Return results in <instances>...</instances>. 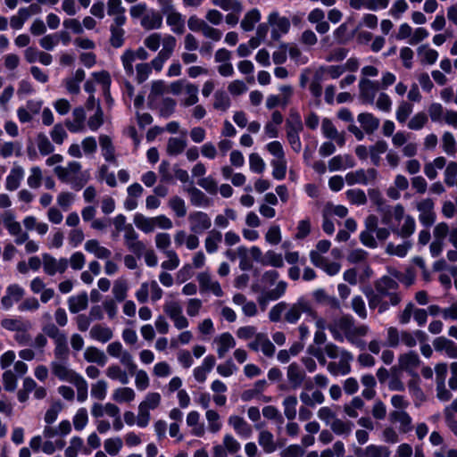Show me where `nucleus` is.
<instances>
[{
    "instance_id": "obj_54",
    "label": "nucleus",
    "mask_w": 457,
    "mask_h": 457,
    "mask_svg": "<svg viewBox=\"0 0 457 457\" xmlns=\"http://www.w3.org/2000/svg\"><path fill=\"white\" fill-rule=\"evenodd\" d=\"M298 400L295 395H287L282 402L284 415L288 420H293L296 417V406Z\"/></svg>"
},
{
    "instance_id": "obj_18",
    "label": "nucleus",
    "mask_w": 457,
    "mask_h": 457,
    "mask_svg": "<svg viewBox=\"0 0 457 457\" xmlns=\"http://www.w3.org/2000/svg\"><path fill=\"white\" fill-rule=\"evenodd\" d=\"M25 291L21 286L17 284L10 285L6 288L5 295L1 300L2 306L5 310H9L14 303L19 302L23 297Z\"/></svg>"
},
{
    "instance_id": "obj_48",
    "label": "nucleus",
    "mask_w": 457,
    "mask_h": 457,
    "mask_svg": "<svg viewBox=\"0 0 457 457\" xmlns=\"http://www.w3.org/2000/svg\"><path fill=\"white\" fill-rule=\"evenodd\" d=\"M112 398L114 402L122 403L132 402L136 398V393L134 389L128 386L118 387L113 390Z\"/></svg>"
},
{
    "instance_id": "obj_47",
    "label": "nucleus",
    "mask_w": 457,
    "mask_h": 457,
    "mask_svg": "<svg viewBox=\"0 0 457 457\" xmlns=\"http://www.w3.org/2000/svg\"><path fill=\"white\" fill-rule=\"evenodd\" d=\"M312 296L318 303L328 305L333 309L340 307L339 301L335 296L328 295L324 289L320 288L313 291Z\"/></svg>"
},
{
    "instance_id": "obj_39",
    "label": "nucleus",
    "mask_w": 457,
    "mask_h": 457,
    "mask_svg": "<svg viewBox=\"0 0 457 457\" xmlns=\"http://www.w3.org/2000/svg\"><path fill=\"white\" fill-rule=\"evenodd\" d=\"M105 374L110 379L118 380L122 385H127L129 382L128 372L118 364L110 365L106 369Z\"/></svg>"
},
{
    "instance_id": "obj_28",
    "label": "nucleus",
    "mask_w": 457,
    "mask_h": 457,
    "mask_svg": "<svg viewBox=\"0 0 457 457\" xmlns=\"http://www.w3.org/2000/svg\"><path fill=\"white\" fill-rule=\"evenodd\" d=\"M216 360L213 355H207L201 366L195 368L194 370V377L198 382H204L207 378V374L213 369L215 366Z\"/></svg>"
},
{
    "instance_id": "obj_10",
    "label": "nucleus",
    "mask_w": 457,
    "mask_h": 457,
    "mask_svg": "<svg viewBox=\"0 0 457 457\" xmlns=\"http://www.w3.org/2000/svg\"><path fill=\"white\" fill-rule=\"evenodd\" d=\"M42 257L44 271L48 276L63 273L68 268L66 258L56 259L49 253H43Z\"/></svg>"
},
{
    "instance_id": "obj_6",
    "label": "nucleus",
    "mask_w": 457,
    "mask_h": 457,
    "mask_svg": "<svg viewBox=\"0 0 457 457\" xmlns=\"http://www.w3.org/2000/svg\"><path fill=\"white\" fill-rule=\"evenodd\" d=\"M450 234L449 226L445 222L437 223L433 228V241L429 245V252L433 257H437L441 254L445 239Z\"/></svg>"
},
{
    "instance_id": "obj_7",
    "label": "nucleus",
    "mask_w": 457,
    "mask_h": 457,
    "mask_svg": "<svg viewBox=\"0 0 457 457\" xmlns=\"http://www.w3.org/2000/svg\"><path fill=\"white\" fill-rule=\"evenodd\" d=\"M379 88L380 83L378 80L361 78L359 81V97L363 103L372 104Z\"/></svg>"
},
{
    "instance_id": "obj_37",
    "label": "nucleus",
    "mask_w": 457,
    "mask_h": 457,
    "mask_svg": "<svg viewBox=\"0 0 457 457\" xmlns=\"http://www.w3.org/2000/svg\"><path fill=\"white\" fill-rule=\"evenodd\" d=\"M222 241V234L217 229H212L208 232L204 239V247L208 253H214L219 249V245Z\"/></svg>"
},
{
    "instance_id": "obj_30",
    "label": "nucleus",
    "mask_w": 457,
    "mask_h": 457,
    "mask_svg": "<svg viewBox=\"0 0 457 457\" xmlns=\"http://www.w3.org/2000/svg\"><path fill=\"white\" fill-rule=\"evenodd\" d=\"M84 248L98 259H109L112 255V252L108 248L102 246L96 239L87 240L85 243Z\"/></svg>"
},
{
    "instance_id": "obj_58",
    "label": "nucleus",
    "mask_w": 457,
    "mask_h": 457,
    "mask_svg": "<svg viewBox=\"0 0 457 457\" xmlns=\"http://www.w3.org/2000/svg\"><path fill=\"white\" fill-rule=\"evenodd\" d=\"M129 286L124 278H119L114 281L112 287V295L116 301L122 302L127 297Z\"/></svg>"
},
{
    "instance_id": "obj_55",
    "label": "nucleus",
    "mask_w": 457,
    "mask_h": 457,
    "mask_svg": "<svg viewBox=\"0 0 457 457\" xmlns=\"http://www.w3.org/2000/svg\"><path fill=\"white\" fill-rule=\"evenodd\" d=\"M411 246L412 244L411 241H404L403 244L397 245L393 243H388L386 247V253L390 255L404 257L408 253Z\"/></svg>"
},
{
    "instance_id": "obj_64",
    "label": "nucleus",
    "mask_w": 457,
    "mask_h": 457,
    "mask_svg": "<svg viewBox=\"0 0 457 457\" xmlns=\"http://www.w3.org/2000/svg\"><path fill=\"white\" fill-rule=\"evenodd\" d=\"M390 449L382 445H369L367 457H390Z\"/></svg>"
},
{
    "instance_id": "obj_1",
    "label": "nucleus",
    "mask_w": 457,
    "mask_h": 457,
    "mask_svg": "<svg viewBox=\"0 0 457 457\" xmlns=\"http://www.w3.org/2000/svg\"><path fill=\"white\" fill-rule=\"evenodd\" d=\"M375 292L367 294L370 309L378 310L379 314L387 312L390 306H397L402 301V295L396 292L398 282L388 276H383L375 282Z\"/></svg>"
},
{
    "instance_id": "obj_62",
    "label": "nucleus",
    "mask_w": 457,
    "mask_h": 457,
    "mask_svg": "<svg viewBox=\"0 0 457 457\" xmlns=\"http://www.w3.org/2000/svg\"><path fill=\"white\" fill-rule=\"evenodd\" d=\"M187 146L185 139L179 137H170L167 144V153L170 155H178L181 154Z\"/></svg>"
},
{
    "instance_id": "obj_32",
    "label": "nucleus",
    "mask_w": 457,
    "mask_h": 457,
    "mask_svg": "<svg viewBox=\"0 0 457 457\" xmlns=\"http://www.w3.org/2000/svg\"><path fill=\"white\" fill-rule=\"evenodd\" d=\"M361 128L367 134H372L379 126V119L375 117L372 113L363 112L360 113L357 118Z\"/></svg>"
},
{
    "instance_id": "obj_36",
    "label": "nucleus",
    "mask_w": 457,
    "mask_h": 457,
    "mask_svg": "<svg viewBox=\"0 0 457 457\" xmlns=\"http://www.w3.org/2000/svg\"><path fill=\"white\" fill-rule=\"evenodd\" d=\"M99 144L104 160L109 162H115V149L112 145V138L107 135H101L99 137Z\"/></svg>"
},
{
    "instance_id": "obj_15",
    "label": "nucleus",
    "mask_w": 457,
    "mask_h": 457,
    "mask_svg": "<svg viewBox=\"0 0 457 457\" xmlns=\"http://www.w3.org/2000/svg\"><path fill=\"white\" fill-rule=\"evenodd\" d=\"M81 170V164L78 162H70L66 167L57 166L54 173L63 182H72Z\"/></svg>"
},
{
    "instance_id": "obj_4",
    "label": "nucleus",
    "mask_w": 457,
    "mask_h": 457,
    "mask_svg": "<svg viewBox=\"0 0 457 457\" xmlns=\"http://www.w3.org/2000/svg\"><path fill=\"white\" fill-rule=\"evenodd\" d=\"M268 24L271 28L270 37L278 41L283 35H286L291 27L290 21L286 16H281L278 11L271 12L267 17Z\"/></svg>"
},
{
    "instance_id": "obj_44",
    "label": "nucleus",
    "mask_w": 457,
    "mask_h": 457,
    "mask_svg": "<svg viewBox=\"0 0 457 457\" xmlns=\"http://www.w3.org/2000/svg\"><path fill=\"white\" fill-rule=\"evenodd\" d=\"M135 226L145 234L154 230V217H146L142 213H136L133 218Z\"/></svg>"
},
{
    "instance_id": "obj_13",
    "label": "nucleus",
    "mask_w": 457,
    "mask_h": 457,
    "mask_svg": "<svg viewBox=\"0 0 457 457\" xmlns=\"http://www.w3.org/2000/svg\"><path fill=\"white\" fill-rule=\"evenodd\" d=\"M66 361H53L51 362L52 372L60 380H64L72 383L74 379L79 378L80 375L70 370L66 365Z\"/></svg>"
},
{
    "instance_id": "obj_12",
    "label": "nucleus",
    "mask_w": 457,
    "mask_h": 457,
    "mask_svg": "<svg viewBox=\"0 0 457 457\" xmlns=\"http://www.w3.org/2000/svg\"><path fill=\"white\" fill-rule=\"evenodd\" d=\"M287 287V283L286 281L281 280L278 282L275 288L262 293L258 297V303L262 310L264 311L266 309L267 304L269 303L270 301H276L281 298L285 295Z\"/></svg>"
},
{
    "instance_id": "obj_51",
    "label": "nucleus",
    "mask_w": 457,
    "mask_h": 457,
    "mask_svg": "<svg viewBox=\"0 0 457 457\" xmlns=\"http://www.w3.org/2000/svg\"><path fill=\"white\" fill-rule=\"evenodd\" d=\"M387 143L384 140H378L374 145L370 146V157L371 162L375 166H379L381 162L380 155L386 153L387 151Z\"/></svg>"
},
{
    "instance_id": "obj_25",
    "label": "nucleus",
    "mask_w": 457,
    "mask_h": 457,
    "mask_svg": "<svg viewBox=\"0 0 457 457\" xmlns=\"http://www.w3.org/2000/svg\"><path fill=\"white\" fill-rule=\"evenodd\" d=\"M213 342L218 345L217 354L219 358H223L228 350L236 345V341L229 332H224L216 337Z\"/></svg>"
},
{
    "instance_id": "obj_33",
    "label": "nucleus",
    "mask_w": 457,
    "mask_h": 457,
    "mask_svg": "<svg viewBox=\"0 0 457 457\" xmlns=\"http://www.w3.org/2000/svg\"><path fill=\"white\" fill-rule=\"evenodd\" d=\"M353 359H342L339 361H330L328 363L327 370L333 376H345L351 372V361Z\"/></svg>"
},
{
    "instance_id": "obj_53",
    "label": "nucleus",
    "mask_w": 457,
    "mask_h": 457,
    "mask_svg": "<svg viewBox=\"0 0 457 457\" xmlns=\"http://www.w3.org/2000/svg\"><path fill=\"white\" fill-rule=\"evenodd\" d=\"M123 25L124 24L112 23L110 26V44L115 48L120 47L124 43L125 30L122 29Z\"/></svg>"
},
{
    "instance_id": "obj_3",
    "label": "nucleus",
    "mask_w": 457,
    "mask_h": 457,
    "mask_svg": "<svg viewBox=\"0 0 457 457\" xmlns=\"http://www.w3.org/2000/svg\"><path fill=\"white\" fill-rule=\"evenodd\" d=\"M303 313L315 316L312 303L304 297H299L295 303H287L284 301L275 304L269 312V319L272 322L281 320L284 314V320L289 324H295L301 319Z\"/></svg>"
},
{
    "instance_id": "obj_23",
    "label": "nucleus",
    "mask_w": 457,
    "mask_h": 457,
    "mask_svg": "<svg viewBox=\"0 0 457 457\" xmlns=\"http://www.w3.org/2000/svg\"><path fill=\"white\" fill-rule=\"evenodd\" d=\"M229 426L233 428L235 432L244 438H249L253 434V428L242 417L231 415L228 420Z\"/></svg>"
},
{
    "instance_id": "obj_45",
    "label": "nucleus",
    "mask_w": 457,
    "mask_h": 457,
    "mask_svg": "<svg viewBox=\"0 0 457 457\" xmlns=\"http://www.w3.org/2000/svg\"><path fill=\"white\" fill-rule=\"evenodd\" d=\"M91 414L96 419H99L104 414L108 416H114L117 414V405L112 403H107L104 405L99 403H95L91 408Z\"/></svg>"
},
{
    "instance_id": "obj_56",
    "label": "nucleus",
    "mask_w": 457,
    "mask_h": 457,
    "mask_svg": "<svg viewBox=\"0 0 457 457\" xmlns=\"http://www.w3.org/2000/svg\"><path fill=\"white\" fill-rule=\"evenodd\" d=\"M213 108L221 112H226L230 106V98L223 90H217L213 96Z\"/></svg>"
},
{
    "instance_id": "obj_52",
    "label": "nucleus",
    "mask_w": 457,
    "mask_h": 457,
    "mask_svg": "<svg viewBox=\"0 0 457 457\" xmlns=\"http://www.w3.org/2000/svg\"><path fill=\"white\" fill-rule=\"evenodd\" d=\"M415 228L416 222L414 218L411 215H406L402 227L400 228H394L393 232L402 238H408L414 233Z\"/></svg>"
},
{
    "instance_id": "obj_57",
    "label": "nucleus",
    "mask_w": 457,
    "mask_h": 457,
    "mask_svg": "<svg viewBox=\"0 0 457 457\" xmlns=\"http://www.w3.org/2000/svg\"><path fill=\"white\" fill-rule=\"evenodd\" d=\"M413 112V105L407 101H401L395 112V118L399 123H404Z\"/></svg>"
},
{
    "instance_id": "obj_20",
    "label": "nucleus",
    "mask_w": 457,
    "mask_h": 457,
    "mask_svg": "<svg viewBox=\"0 0 457 457\" xmlns=\"http://www.w3.org/2000/svg\"><path fill=\"white\" fill-rule=\"evenodd\" d=\"M166 16V23L170 30L178 35L185 32V18L176 9L163 13Z\"/></svg>"
},
{
    "instance_id": "obj_40",
    "label": "nucleus",
    "mask_w": 457,
    "mask_h": 457,
    "mask_svg": "<svg viewBox=\"0 0 457 457\" xmlns=\"http://www.w3.org/2000/svg\"><path fill=\"white\" fill-rule=\"evenodd\" d=\"M300 400L304 405L314 407L316 404H322L325 402V395L318 389L314 390L311 395L306 391H302L300 393Z\"/></svg>"
},
{
    "instance_id": "obj_61",
    "label": "nucleus",
    "mask_w": 457,
    "mask_h": 457,
    "mask_svg": "<svg viewBox=\"0 0 457 457\" xmlns=\"http://www.w3.org/2000/svg\"><path fill=\"white\" fill-rule=\"evenodd\" d=\"M162 48L159 52L160 54L170 58L177 46V39L174 36L166 34L162 39Z\"/></svg>"
},
{
    "instance_id": "obj_35",
    "label": "nucleus",
    "mask_w": 457,
    "mask_h": 457,
    "mask_svg": "<svg viewBox=\"0 0 457 457\" xmlns=\"http://www.w3.org/2000/svg\"><path fill=\"white\" fill-rule=\"evenodd\" d=\"M87 305L88 297L86 292L78 295L71 296L68 299V307L71 313H79V312L86 310Z\"/></svg>"
},
{
    "instance_id": "obj_26",
    "label": "nucleus",
    "mask_w": 457,
    "mask_h": 457,
    "mask_svg": "<svg viewBox=\"0 0 457 457\" xmlns=\"http://www.w3.org/2000/svg\"><path fill=\"white\" fill-rule=\"evenodd\" d=\"M420 363V357L416 352L411 351L406 353L401 354L398 359L399 368L412 373L413 370L419 367Z\"/></svg>"
},
{
    "instance_id": "obj_19",
    "label": "nucleus",
    "mask_w": 457,
    "mask_h": 457,
    "mask_svg": "<svg viewBox=\"0 0 457 457\" xmlns=\"http://www.w3.org/2000/svg\"><path fill=\"white\" fill-rule=\"evenodd\" d=\"M321 130L325 137L336 141L339 146L345 144V137L344 132H338L333 122L325 118L322 120Z\"/></svg>"
},
{
    "instance_id": "obj_11",
    "label": "nucleus",
    "mask_w": 457,
    "mask_h": 457,
    "mask_svg": "<svg viewBox=\"0 0 457 457\" xmlns=\"http://www.w3.org/2000/svg\"><path fill=\"white\" fill-rule=\"evenodd\" d=\"M138 237L139 236L133 227L131 228H128L127 231L123 235L124 245L126 247L129 251L140 258L145 250V245L140 241Z\"/></svg>"
},
{
    "instance_id": "obj_14",
    "label": "nucleus",
    "mask_w": 457,
    "mask_h": 457,
    "mask_svg": "<svg viewBox=\"0 0 457 457\" xmlns=\"http://www.w3.org/2000/svg\"><path fill=\"white\" fill-rule=\"evenodd\" d=\"M389 420L392 423L398 424V429L403 434H406L413 428L412 419L404 410L391 411Z\"/></svg>"
},
{
    "instance_id": "obj_24",
    "label": "nucleus",
    "mask_w": 457,
    "mask_h": 457,
    "mask_svg": "<svg viewBox=\"0 0 457 457\" xmlns=\"http://www.w3.org/2000/svg\"><path fill=\"white\" fill-rule=\"evenodd\" d=\"M125 12L126 9L122 6L121 0L107 1V14L113 17L112 23L125 24L127 21Z\"/></svg>"
},
{
    "instance_id": "obj_2",
    "label": "nucleus",
    "mask_w": 457,
    "mask_h": 457,
    "mask_svg": "<svg viewBox=\"0 0 457 457\" xmlns=\"http://www.w3.org/2000/svg\"><path fill=\"white\" fill-rule=\"evenodd\" d=\"M328 329L336 341L344 342L346 339L360 350H364L366 347V343L361 337L367 335L369 328L366 325L356 326L351 315H344L334 320L328 326Z\"/></svg>"
},
{
    "instance_id": "obj_22",
    "label": "nucleus",
    "mask_w": 457,
    "mask_h": 457,
    "mask_svg": "<svg viewBox=\"0 0 457 457\" xmlns=\"http://www.w3.org/2000/svg\"><path fill=\"white\" fill-rule=\"evenodd\" d=\"M433 346L436 352H445L452 359L457 358V345L445 337H438L434 339Z\"/></svg>"
},
{
    "instance_id": "obj_49",
    "label": "nucleus",
    "mask_w": 457,
    "mask_h": 457,
    "mask_svg": "<svg viewBox=\"0 0 457 457\" xmlns=\"http://www.w3.org/2000/svg\"><path fill=\"white\" fill-rule=\"evenodd\" d=\"M187 192L190 197V202L194 206H208L210 204V199L205 195L204 192L195 187L187 188Z\"/></svg>"
},
{
    "instance_id": "obj_46",
    "label": "nucleus",
    "mask_w": 457,
    "mask_h": 457,
    "mask_svg": "<svg viewBox=\"0 0 457 457\" xmlns=\"http://www.w3.org/2000/svg\"><path fill=\"white\" fill-rule=\"evenodd\" d=\"M185 97L181 101V105L185 107H189L195 105L199 98H198V87L192 83H186L184 86Z\"/></svg>"
},
{
    "instance_id": "obj_17",
    "label": "nucleus",
    "mask_w": 457,
    "mask_h": 457,
    "mask_svg": "<svg viewBox=\"0 0 457 457\" xmlns=\"http://www.w3.org/2000/svg\"><path fill=\"white\" fill-rule=\"evenodd\" d=\"M287 378L291 387L296 389L304 382L306 374L298 363L292 362L287 369Z\"/></svg>"
},
{
    "instance_id": "obj_31",
    "label": "nucleus",
    "mask_w": 457,
    "mask_h": 457,
    "mask_svg": "<svg viewBox=\"0 0 457 457\" xmlns=\"http://www.w3.org/2000/svg\"><path fill=\"white\" fill-rule=\"evenodd\" d=\"M141 26L146 30L158 29L162 26V17L156 11H150L142 17Z\"/></svg>"
},
{
    "instance_id": "obj_34",
    "label": "nucleus",
    "mask_w": 457,
    "mask_h": 457,
    "mask_svg": "<svg viewBox=\"0 0 457 457\" xmlns=\"http://www.w3.org/2000/svg\"><path fill=\"white\" fill-rule=\"evenodd\" d=\"M258 443L265 453H272L277 450L274 436L269 430H261L258 435Z\"/></svg>"
},
{
    "instance_id": "obj_16",
    "label": "nucleus",
    "mask_w": 457,
    "mask_h": 457,
    "mask_svg": "<svg viewBox=\"0 0 457 457\" xmlns=\"http://www.w3.org/2000/svg\"><path fill=\"white\" fill-rule=\"evenodd\" d=\"M196 278L199 283L201 291H210L216 296L223 295V291L220 283L216 280H213L208 272L199 273Z\"/></svg>"
},
{
    "instance_id": "obj_63",
    "label": "nucleus",
    "mask_w": 457,
    "mask_h": 457,
    "mask_svg": "<svg viewBox=\"0 0 457 457\" xmlns=\"http://www.w3.org/2000/svg\"><path fill=\"white\" fill-rule=\"evenodd\" d=\"M36 141L38 151L42 155L50 154L54 151L53 144L50 142L46 134H37Z\"/></svg>"
},
{
    "instance_id": "obj_60",
    "label": "nucleus",
    "mask_w": 457,
    "mask_h": 457,
    "mask_svg": "<svg viewBox=\"0 0 457 457\" xmlns=\"http://www.w3.org/2000/svg\"><path fill=\"white\" fill-rule=\"evenodd\" d=\"M54 353L55 360L67 361L69 358V347L67 344V337H63L54 342Z\"/></svg>"
},
{
    "instance_id": "obj_5",
    "label": "nucleus",
    "mask_w": 457,
    "mask_h": 457,
    "mask_svg": "<svg viewBox=\"0 0 457 457\" xmlns=\"http://www.w3.org/2000/svg\"><path fill=\"white\" fill-rule=\"evenodd\" d=\"M419 212V220L426 228L432 226L436 219L435 204L431 198H424L415 204Z\"/></svg>"
},
{
    "instance_id": "obj_8",
    "label": "nucleus",
    "mask_w": 457,
    "mask_h": 457,
    "mask_svg": "<svg viewBox=\"0 0 457 457\" xmlns=\"http://www.w3.org/2000/svg\"><path fill=\"white\" fill-rule=\"evenodd\" d=\"M163 311L167 316L173 321L178 329H184L188 327L189 322L183 315L182 307L179 303L175 301L168 302L163 306Z\"/></svg>"
},
{
    "instance_id": "obj_59",
    "label": "nucleus",
    "mask_w": 457,
    "mask_h": 457,
    "mask_svg": "<svg viewBox=\"0 0 457 457\" xmlns=\"http://www.w3.org/2000/svg\"><path fill=\"white\" fill-rule=\"evenodd\" d=\"M205 417L208 422V429L212 433H217L221 429L222 423L220 414L214 410H207Z\"/></svg>"
},
{
    "instance_id": "obj_9",
    "label": "nucleus",
    "mask_w": 457,
    "mask_h": 457,
    "mask_svg": "<svg viewBox=\"0 0 457 457\" xmlns=\"http://www.w3.org/2000/svg\"><path fill=\"white\" fill-rule=\"evenodd\" d=\"M190 231L195 234H202L212 227L210 216L204 212L196 211L188 215Z\"/></svg>"
},
{
    "instance_id": "obj_27",
    "label": "nucleus",
    "mask_w": 457,
    "mask_h": 457,
    "mask_svg": "<svg viewBox=\"0 0 457 457\" xmlns=\"http://www.w3.org/2000/svg\"><path fill=\"white\" fill-rule=\"evenodd\" d=\"M89 336L93 340L104 344L113 337V332L107 326L96 324L90 328Z\"/></svg>"
},
{
    "instance_id": "obj_21",
    "label": "nucleus",
    "mask_w": 457,
    "mask_h": 457,
    "mask_svg": "<svg viewBox=\"0 0 457 457\" xmlns=\"http://www.w3.org/2000/svg\"><path fill=\"white\" fill-rule=\"evenodd\" d=\"M24 169L20 165H14L5 179V189L8 191L17 190L24 178Z\"/></svg>"
},
{
    "instance_id": "obj_50",
    "label": "nucleus",
    "mask_w": 457,
    "mask_h": 457,
    "mask_svg": "<svg viewBox=\"0 0 457 457\" xmlns=\"http://www.w3.org/2000/svg\"><path fill=\"white\" fill-rule=\"evenodd\" d=\"M3 222L8 233L15 237L20 235L22 231L21 225L20 222L15 220V216L12 212H5L3 216Z\"/></svg>"
},
{
    "instance_id": "obj_38",
    "label": "nucleus",
    "mask_w": 457,
    "mask_h": 457,
    "mask_svg": "<svg viewBox=\"0 0 457 457\" xmlns=\"http://www.w3.org/2000/svg\"><path fill=\"white\" fill-rule=\"evenodd\" d=\"M324 353L330 359H353V355L349 351L341 348L331 342L325 345Z\"/></svg>"
},
{
    "instance_id": "obj_41",
    "label": "nucleus",
    "mask_w": 457,
    "mask_h": 457,
    "mask_svg": "<svg viewBox=\"0 0 457 457\" xmlns=\"http://www.w3.org/2000/svg\"><path fill=\"white\" fill-rule=\"evenodd\" d=\"M261 20V12L258 9L253 8L248 11L243 20L240 22V27L244 31H252L255 24L258 23Z\"/></svg>"
},
{
    "instance_id": "obj_43",
    "label": "nucleus",
    "mask_w": 457,
    "mask_h": 457,
    "mask_svg": "<svg viewBox=\"0 0 457 457\" xmlns=\"http://www.w3.org/2000/svg\"><path fill=\"white\" fill-rule=\"evenodd\" d=\"M329 427L336 435L348 436L352 433L353 423L350 420L337 418L332 420Z\"/></svg>"
},
{
    "instance_id": "obj_42",
    "label": "nucleus",
    "mask_w": 457,
    "mask_h": 457,
    "mask_svg": "<svg viewBox=\"0 0 457 457\" xmlns=\"http://www.w3.org/2000/svg\"><path fill=\"white\" fill-rule=\"evenodd\" d=\"M84 358L87 361L94 362L100 366H104L107 361L105 353L95 346H88L85 350Z\"/></svg>"
},
{
    "instance_id": "obj_29",
    "label": "nucleus",
    "mask_w": 457,
    "mask_h": 457,
    "mask_svg": "<svg viewBox=\"0 0 457 457\" xmlns=\"http://www.w3.org/2000/svg\"><path fill=\"white\" fill-rule=\"evenodd\" d=\"M1 326L9 331L29 330L32 327L30 321L22 318H7L1 321Z\"/></svg>"
}]
</instances>
